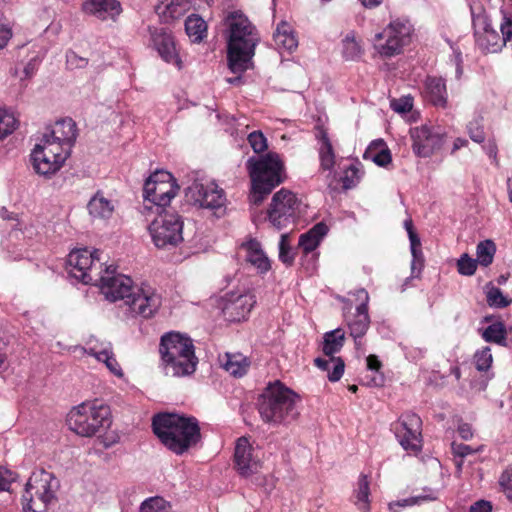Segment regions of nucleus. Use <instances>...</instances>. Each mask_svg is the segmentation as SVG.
Segmentation results:
<instances>
[{"mask_svg":"<svg viewBox=\"0 0 512 512\" xmlns=\"http://www.w3.org/2000/svg\"><path fill=\"white\" fill-rule=\"evenodd\" d=\"M368 497H369V483L366 476H362L358 482V489L356 491V504L359 509L368 510Z\"/></svg>","mask_w":512,"mask_h":512,"instance_id":"obj_45","label":"nucleus"},{"mask_svg":"<svg viewBox=\"0 0 512 512\" xmlns=\"http://www.w3.org/2000/svg\"><path fill=\"white\" fill-rule=\"evenodd\" d=\"M482 117H476L467 125V132L472 141L482 143L485 140V133L482 124Z\"/></svg>","mask_w":512,"mask_h":512,"instance_id":"obj_47","label":"nucleus"},{"mask_svg":"<svg viewBox=\"0 0 512 512\" xmlns=\"http://www.w3.org/2000/svg\"><path fill=\"white\" fill-rule=\"evenodd\" d=\"M109 407L93 402H84L67 415L69 429L83 437H91L110 424Z\"/></svg>","mask_w":512,"mask_h":512,"instance_id":"obj_7","label":"nucleus"},{"mask_svg":"<svg viewBox=\"0 0 512 512\" xmlns=\"http://www.w3.org/2000/svg\"><path fill=\"white\" fill-rule=\"evenodd\" d=\"M372 159L378 166H386L391 162L390 151L386 148H382L372 157Z\"/></svg>","mask_w":512,"mask_h":512,"instance_id":"obj_60","label":"nucleus"},{"mask_svg":"<svg viewBox=\"0 0 512 512\" xmlns=\"http://www.w3.org/2000/svg\"><path fill=\"white\" fill-rule=\"evenodd\" d=\"M353 295L356 297V300L359 302V305L356 307L357 310H368V302H369V294L363 289H357Z\"/></svg>","mask_w":512,"mask_h":512,"instance_id":"obj_59","label":"nucleus"},{"mask_svg":"<svg viewBox=\"0 0 512 512\" xmlns=\"http://www.w3.org/2000/svg\"><path fill=\"white\" fill-rule=\"evenodd\" d=\"M482 337L486 342H493L502 346L506 345V329L502 322H495L489 325Z\"/></svg>","mask_w":512,"mask_h":512,"instance_id":"obj_40","label":"nucleus"},{"mask_svg":"<svg viewBox=\"0 0 512 512\" xmlns=\"http://www.w3.org/2000/svg\"><path fill=\"white\" fill-rule=\"evenodd\" d=\"M328 232L326 224L320 222L299 238V247L305 255L313 252L321 243Z\"/></svg>","mask_w":512,"mask_h":512,"instance_id":"obj_29","label":"nucleus"},{"mask_svg":"<svg viewBox=\"0 0 512 512\" xmlns=\"http://www.w3.org/2000/svg\"><path fill=\"white\" fill-rule=\"evenodd\" d=\"M321 167L324 170H331L335 163V154L332 144L325 132L322 133L321 146L319 148Z\"/></svg>","mask_w":512,"mask_h":512,"instance_id":"obj_39","label":"nucleus"},{"mask_svg":"<svg viewBox=\"0 0 512 512\" xmlns=\"http://www.w3.org/2000/svg\"><path fill=\"white\" fill-rule=\"evenodd\" d=\"M247 169L252 182L250 199L259 205L265 196L284 180L283 163L276 153L249 158Z\"/></svg>","mask_w":512,"mask_h":512,"instance_id":"obj_5","label":"nucleus"},{"mask_svg":"<svg viewBox=\"0 0 512 512\" xmlns=\"http://www.w3.org/2000/svg\"><path fill=\"white\" fill-rule=\"evenodd\" d=\"M185 31L191 42L200 43L207 35V25L198 15H190L185 21Z\"/></svg>","mask_w":512,"mask_h":512,"instance_id":"obj_35","label":"nucleus"},{"mask_svg":"<svg viewBox=\"0 0 512 512\" xmlns=\"http://www.w3.org/2000/svg\"><path fill=\"white\" fill-rule=\"evenodd\" d=\"M255 303V297L250 293L230 292L225 296L223 311L231 320L239 321L249 314Z\"/></svg>","mask_w":512,"mask_h":512,"instance_id":"obj_23","label":"nucleus"},{"mask_svg":"<svg viewBox=\"0 0 512 512\" xmlns=\"http://www.w3.org/2000/svg\"><path fill=\"white\" fill-rule=\"evenodd\" d=\"M191 7V0H162L157 6V13L168 22L183 16Z\"/></svg>","mask_w":512,"mask_h":512,"instance_id":"obj_28","label":"nucleus"},{"mask_svg":"<svg viewBox=\"0 0 512 512\" xmlns=\"http://www.w3.org/2000/svg\"><path fill=\"white\" fill-rule=\"evenodd\" d=\"M345 332L341 328L326 332L323 337L322 350L325 356H334L344 345Z\"/></svg>","mask_w":512,"mask_h":512,"instance_id":"obj_36","label":"nucleus"},{"mask_svg":"<svg viewBox=\"0 0 512 512\" xmlns=\"http://www.w3.org/2000/svg\"><path fill=\"white\" fill-rule=\"evenodd\" d=\"M228 27V65L233 73H242L250 65L259 42L255 27L240 12H232L226 18Z\"/></svg>","mask_w":512,"mask_h":512,"instance_id":"obj_2","label":"nucleus"},{"mask_svg":"<svg viewBox=\"0 0 512 512\" xmlns=\"http://www.w3.org/2000/svg\"><path fill=\"white\" fill-rule=\"evenodd\" d=\"M161 304L162 298L153 288L135 286L129 296H126L123 307L131 317L149 319L155 315Z\"/></svg>","mask_w":512,"mask_h":512,"instance_id":"obj_14","label":"nucleus"},{"mask_svg":"<svg viewBox=\"0 0 512 512\" xmlns=\"http://www.w3.org/2000/svg\"><path fill=\"white\" fill-rule=\"evenodd\" d=\"M87 209L93 219L107 220L113 215L115 205L102 192H97L88 202Z\"/></svg>","mask_w":512,"mask_h":512,"instance_id":"obj_27","label":"nucleus"},{"mask_svg":"<svg viewBox=\"0 0 512 512\" xmlns=\"http://www.w3.org/2000/svg\"><path fill=\"white\" fill-rule=\"evenodd\" d=\"M412 27L408 21L394 20L381 32L375 35L374 47L385 57L399 54L409 42Z\"/></svg>","mask_w":512,"mask_h":512,"instance_id":"obj_11","label":"nucleus"},{"mask_svg":"<svg viewBox=\"0 0 512 512\" xmlns=\"http://www.w3.org/2000/svg\"><path fill=\"white\" fill-rule=\"evenodd\" d=\"M410 250L412 254L411 276L410 278L406 279L405 284L402 286V291L405 290L406 285L410 279L419 277L424 267V256L421 249V241L418 236L411 235Z\"/></svg>","mask_w":512,"mask_h":512,"instance_id":"obj_34","label":"nucleus"},{"mask_svg":"<svg viewBox=\"0 0 512 512\" xmlns=\"http://www.w3.org/2000/svg\"><path fill=\"white\" fill-rule=\"evenodd\" d=\"M327 357L328 358H316L314 363L319 369L327 371L328 379L331 382H336L340 380L344 373V361L340 357Z\"/></svg>","mask_w":512,"mask_h":512,"instance_id":"obj_32","label":"nucleus"},{"mask_svg":"<svg viewBox=\"0 0 512 512\" xmlns=\"http://www.w3.org/2000/svg\"><path fill=\"white\" fill-rule=\"evenodd\" d=\"M491 510L490 502L484 500L477 501L470 507V512H491Z\"/></svg>","mask_w":512,"mask_h":512,"instance_id":"obj_63","label":"nucleus"},{"mask_svg":"<svg viewBox=\"0 0 512 512\" xmlns=\"http://www.w3.org/2000/svg\"><path fill=\"white\" fill-rule=\"evenodd\" d=\"M413 152L422 158L432 156L445 142V132L437 126L423 124L410 130Z\"/></svg>","mask_w":512,"mask_h":512,"instance_id":"obj_16","label":"nucleus"},{"mask_svg":"<svg viewBox=\"0 0 512 512\" xmlns=\"http://www.w3.org/2000/svg\"><path fill=\"white\" fill-rule=\"evenodd\" d=\"M67 264L70 274L84 284H97L102 273L99 251L77 249L68 255Z\"/></svg>","mask_w":512,"mask_h":512,"instance_id":"obj_13","label":"nucleus"},{"mask_svg":"<svg viewBox=\"0 0 512 512\" xmlns=\"http://www.w3.org/2000/svg\"><path fill=\"white\" fill-rule=\"evenodd\" d=\"M16 119L12 113L0 108V140L11 134L16 128Z\"/></svg>","mask_w":512,"mask_h":512,"instance_id":"obj_44","label":"nucleus"},{"mask_svg":"<svg viewBox=\"0 0 512 512\" xmlns=\"http://www.w3.org/2000/svg\"><path fill=\"white\" fill-rule=\"evenodd\" d=\"M297 394L280 381L270 382L257 398L261 420L272 427L286 425L295 419Z\"/></svg>","mask_w":512,"mask_h":512,"instance_id":"obj_3","label":"nucleus"},{"mask_svg":"<svg viewBox=\"0 0 512 512\" xmlns=\"http://www.w3.org/2000/svg\"><path fill=\"white\" fill-rule=\"evenodd\" d=\"M248 142L255 153H261L267 149V139L260 131L250 133Z\"/></svg>","mask_w":512,"mask_h":512,"instance_id":"obj_50","label":"nucleus"},{"mask_svg":"<svg viewBox=\"0 0 512 512\" xmlns=\"http://www.w3.org/2000/svg\"><path fill=\"white\" fill-rule=\"evenodd\" d=\"M99 361L103 362L107 369L116 377L121 378L123 376L122 368L116 360L113 352H111L110 355H107V357L101 358Z\"/></svg>","mask_w":512,"mask_h":512,"instance_id":"obj_54","label":"nucleus"},{"mask_svg":"<svg viewBox=\"0 0 512 512\" xmlns=\"http://www.w3.org/2000/svg\"><path fill=\"white\" fill-rule=\"evenodd\" d=\"M39 63L40 59L38 56H34L29 60V62L24 67V74L27 78L33 76V74L37 70Z\"/></svg>","mask_w":512,"mask_h":512,"instance_id":"obj_61","label":"nucleus"},{"mask_svg":"<svg viewBox=\"0 0 512 512\" xmlns=\"http://www.w3.org/2000/svg\"><path fill=\"white\" fill-rule=\"evenodd\" d=\"M161 367L166 376L183 377L195 372L198 359L192 340L180 333L169 332L159 345Z\"/></svg>","mask_w":512,"mask_h":512,"instance_id":"obj_4","label":"nucleus"},{"mask_svg":"<svg viewBox=\"0 0 512 512\" xmlns=\"http://www.w3.org/2000/svg\"><path fill=\"white\" fill-rule=\"evenodd\" d=\"M67 62L70 65H75L78 68H82L87 64L86 59L77 57V55L73 52L67 54Z\"/></svg>","mask_w":512,"mask_h":512,"instance_id":"obj_64","label":"nucleus"},{"mask_svg":"<svg viewBox=\"0 0 512 512\" xmlns=\"http://www.w3.org/2000/svg\"><path fill=\"white\" fill-rule=\"evenodd\" d=\"M474 362L478 371H487L493 362L491 349L489 347H484L476 351L474 355Z\"/></svg>","mask_w":512,"mask_h":512,"instance_id":"obj_46","label":"nucleus"},{"mask_svg":"<svg viewBox=\"0 0 512 512\" xmlns=\"http://www.w3.org/2000/svg\"><path fill=\"white\" fill-rule=\"evenodd\" d=\"M151 43L163 61L182 69V60L172 33L164 27L150 28Z\"/></svg>","mask_w":512,"mask_h":512,"instance_id":"obj_19","label":"nucleus"},{"mask_svg":"<svg viewBox=\"0 0 512 512\" xmlns=\"http://www.w3.org/2000/svg\"><path fill=\"white\" fill-rule=\"evenodd\" d=\"M475 37L478 47L486 53H497L503 47L501 36L495 31L486 16L473 17Z\"/></svg>","mask_w":512,"mask_h":512,"instance_id":"obj_20","label":"nucleus"},{"mask_svg":"<svg viewBox=\"0 0 512 512\" xmlns=\"http://www.w3.org/2000/svg\"><path fill=\"white\" fill-rule=\"evenodd\" d=\"M12 37V30L6 18L0 14V49L4 48L10 38Z\"/></svg>","mask_w":512,"mask_h":512,"instance_id":"obj_56","label":"nucleus"},{"mask_svg":"<svg viewBox=\"0 0 512 512\" xmlns=\"http://www.w3.org/2000/svg\"><path fill=\"white\" fill-rule=\"evenodd\" d=\"M170 506L162 497H151L142 502L140 512H169Z\"/></svg>","mask_w":512,"mask_h":512,"instance_id":"obj_43","label":"nucleus"},{"mask_svg":"<svg viewBox=\"0 0 512 512\" xmlns=\"http://www.w3.org/2000/svg\"><path fill=\"white\" fill-rule=\"evenodd\" d=\"M421 418L415 413H404L394 424L393 429L400 445L410 453L422 449Z\"/></svg>","mask_w":512,"mask_h":512,"instance_id":"obj_17","label":"nucleus"},{"mask_svg":"<svg viewBox=\"0 0 512 512\" xmlns=\"http://www.w3.org/2000/svg\"><path fill=\"white\" fill-rule=\"evenodd\" d=\"M179 187L172 174L167 171H156L146 180L143 189L144 210L165 211L171 200L176 196Z\"/></svg>","mask_w":512,"mask_h":512,"instance_id":"obj_8","label":"nucleus"},{"mask_svg":"<svg viewBox=\"0 0 512 512\" xmlns=\"http://www.w3.org/2000/svg\"><path fill=\"white\" fill-rule=\"evenodd\" d=\"M347 324L350 330V335L355 341V345L359 348L362 344V338L366 334L369 325L370 318L368 310H357L352 319L347 320Z\"/></svg>","mask_w":512,"mask_h":512,"instance_id":"obj_30","label":"nucleus"},{"mask_svg":"<svg viewBox=\"0 0 512 512\" xmlns=\"http://www.w3.org/2000/svg\"><path fill=\"white\" fill-rule=\"evenodd\" d=\"M437 498H438V492L435 490L429 489L428 492H425L423 494L392 502L389 504V508L393 512H398L397 508L418 505L425 501H434Z\"/></svg>","mask_w":512,"mask_h":512,"instance_id":"obj_38","label":"nucleus"},{"mask_svg":"<svg viewBox=\"0 0 512 512\" xmlns=\"http://www.w3.org/2000/svg\"><path fill=\"white\" fill-rule=\"evenodd\" d=\"M487 302L490 306L505 308L510 305L511 300L507 299L499 288L492 287L487 292Z\"/></svg>","mask_w":512,"mask_h":512,"instance_id":"obj_49","label":"nucleus"},{"mask_svg":"<svg viewBox=\"0 0 512 512\" xmlns=\"http://www.w3.org/2000/svg\"><path fill=\"white\" fill-rule=\"evenodd\" d=\"M157 217L148 226L151 239L156 247L168 249L183 241V221L178 214L156 212Z\"/></svg>","mask_w":512,"mask_h":512,"instance_id":"obj_9","label":"nucleus"},{"mask_svg":"<svg viewBox=\"0 0 512 512\" xmlns=\"http://www.w3.org/2000/svg\"><path fill=\"white\" fill-rule=\"evenodd\" d=\"M499 484L506 495L512 501V468L505 470L499 479Z\"/></svg>","mask_w":512,"mask_h":512,"instance_id":"obj_55","label":"nucleus"},{"mask_svg":"<svg viewBox=\"0 0 512 512\" xmlns=\"http://www.w3.org/2000/svg\"><path fill=\"white\" fill-rule=\"evenodd\" d=\"M425 97L434 106L445 108L447 105V90L444 79L427 77L425 80Z\"/></svg>","mask_w":512,"mask_h":512,"instance_id":"obj_26","label":"nucleus"},{"mask_svg":"<svg viewBox=\"0 0 512 512\" xmlns=\"http://www.w3.org/2000/svg\"><path fill=\"white\" fill-rule=\"evenodd\" d=\"M298 205V199L294 193L281 189L272 197L268 209L269 222L278 230L288 227L296 218Z\"/></svg>","mask_w":512,"mask_h":512,"instance_id":"obj_15","label":"nucleus"},{"mask_svg":"<svg viewBox=\"0 0 512 512\" xmlns=\"http://www.w3.org/2000/svg\"><path fill=\"white\" fill-rule=\"evenodd\" d=\"M359 179V169L351 165L345 170L344 177L342 179L343 187L345 189H350L356 185V182Z\"/></svg>","mask_w":512,"mask_h":512,"instance_id":"obj_53","label":"nucleus"},{"mask_svg":"<svg viewBox=\"0 0 512 512\" xmlns=\"http://www.w3.org/2000/svg\"><path fill=\"white\" fill-rule=\"evenodd\" d=\"M84 350L87 354L95 357L97 360H101V358L107 357V355H110V353L113 352V347L110 342L91 336L87 341Z\"/></svg>","mask_w":512,"mask_h":512,"instance_id":"obj_37","label":"nucleus"},{"mask_svg":"<svg viewBox=\"0 0 512 512\" xmlns=\"http://www.w3.org/2000/svg\"><path fill=\"white\" fill-rule=\"evenodd\" d=\"M496 252L495 244L491 240H485L477 245L476 255L477 263L487 267L493 262V258Z\"/></svg>","mask_w":512,"mask_h":512,"instance_id":"obj_41","label":"nucleus"},{"mask_svg":"<svg viewBox=\"0 0 512 512\" xmlns=\"http://www.w3.org/2000/svg\"><path fill=\"white\" fill-rule=\"evenodd\" d=\"M152 428L161 443L177 455H182L200 440V428L193 417L175 413H160L153 417Z\"/></svg>","mask_w":512,"mask_h":512,"instance_id":"obj_1","label":"nucleus"},{"mask_svg":"<svg viewBox=\"0 0 512 512\" xmlns=\"http://www.w3.org/2000/svg\"><path fill=\"white\" fill-rule=\"evenodd\" d=\"M14 480L15 474L12 471L0 468V491L8 490Z\"/></svg>","mask_w":512,"mask_h":512,"instance_id":"obj_58","label":"nucleus"},{"mask_svg":"<svg viewBox=\"0 0 512 512\" xmlns=\"http://www.w3.org/2000/svg\"><path fill=\"white\" fill-rule=\"evenodd\" d=\"M97 285L100 286L101 292L106 299L112 302L121 300L123 304L125 303L126 296H129L135 287L131 278L122 274H116V267L113 265L105 268L98 278Z\"/></svg>","mask_w":512,"mask_h":512,"instance_id":"obj_18","label":"nucleus"},{"mask_svg":"<svg viewBox=\"0 0 512 512\" xmlns=\"http://www.w3.org/2000/svg\"><path fill=\"white\" fill-rule=\"evenodd\" d=\"M242 248L246 251V261L256 268L258 273L264 274L270 270V260L262 249L260 242L251 239L243 243Z\"/></svg>","mask_w":512,"mask_h":512,"instance_id":"obj_25","label":"nucleus"},{"mask_svg":"<svg viewBox=\"0 0 512 512\" xmlns=\"http://www.w3.org/2000/svg\"><path fill=\"white\" fill-rule=\"evenodd\" d=\"M477 269L476 259H472L468 254H463L457 261V270L461 275L471 276Z\"/></svg>","mask_w":512,"mask_h":512,"instance_id":"obj_48","label":"nucleus"},{"mask_svg":"<svg viewBox=\"0 0 512 512\" xmlns=\"http://www.w3.org/2000/svg\"><path fill=\"white\" fill-rule=\"evenodd\" d=\"M82 11L102 21H114L122 12V8L118 0H83Z\"/></svg>","mask_w":512,"mask_h":512,"instance_id":"obj_24","label":"nucleus"},{"mask_svg":"<svg viewBox=\"0 0 512 512\" xmlns=\"http://www.w3.org/2000/svg\"><path fill=\"white\" fill-rule=\"evenodd\" d=\"M500 31L502 33L501 40H503L504 46L507 41L512 39V20L505 13H503V20L500 25Z\"/></svg>","mask_w":512,"mask_h":512,"instance_id":"obj_57","label":"nucleus"},{"mask_svg":"<svg viewBox=\"0 0 512 512\" xmlns=\"http://www.w3.org/2000/svg\"><path fill=\"white\" fill-rule=\"evenodd\" d=\"M288 234L284 233L280 237L279 242V258L285 264H292L294 257L291 254L290 246L288 244Z\"/></svg>","mask_w":512,"mask_h":512,"instance_id":"obj_52","label":"nucleus"},{"mask_svg":"<svg viewBox=\"0 0 512 512\" xmlns=\"http://www.w3.org/2000/svg\"><path fill=\"white\" fill-rule=\"evenodd\" d=\"M59 482L50 472L34 471L28 479L22 495L25 512H50L56 505Z\"/></svg>","mask_w":512,"mask_h":512,"instance_id":"obj_6","label":"nucleus"},{"mask_svg":"<svg viewBox=\"0 0 512 512\" xmlns=\"http://www.w3.org/2000/svg\"><path fill=\"white\" fill-rule=\"evenodd\" d=\"M453 450L455 455L459 457H465L476 451L471 446L465 444H453Z\"/></svg>","mask_w":512,"mask_h":512,"instance_id":"obj_62","label":"nucleus"},{"mask_svg":"<svg viewBox=\"0 0 512 512\" xmlns=\"http://www.w3.org/2000/svg\"><path fill=\"white\" fill-rule=\"evenodd\" d=\"M222 367L235 377H241L246 374L250 362L240 353H226L221 360Z\"/></svg>","mask_w":512,"mask_h":512,"instance_id":"obj_33","label":"nucleus"},{"mask_svg":"<svg viewBox=\"0 0 512 512\" xmlns=\"http://www.w3.org/2000/svg\"><path fill=\"white\" fill-rule=\"evenodd\" d=\"M391 108L398 113L410 112L413 108V97L407 95L393 99L391 100Z\"/></svg>","mask_w":512,"mask_h":512,"instance_id":"obj_51","label":"nucleus"},{"mask_svg":"<svg viewBox=\"0 0 512 512\" xmlns=\"http://www.w3.org/2000/svg\"><path fill=\"white\" fill-rule=\"evenodd\" d=\"M235 467L239 474L248 477L257 473L260 469V460L255 454L254 448L251 446L248 438L241 437L237 440L234 453Z\"/></svg>","mask_w":512,"mask_h":512,"instance_id":"obj_21","label":"nucleus"},{"mask_svg":"<svg viewBox=\"0 0 512 512\" xmlns=\"http://www.w3.org/2000/svg\"><path fill=\"white\" fill-rule=\"evenodd\" d=\"M40 139L59 144L70 155L76 139V124L71 118L59 120Z\"/></svg>","mask_w":512,"mask_h":512,"instance_id":"obj_22","label":"nucleus"},{"mask_svg":"<svg viewBox=\"0 0 512 512\" xmlns=\"http://www.w3.org/2000/svg\"><path fill=\"white\" fill-rule=\"evenodd\" d=\"M276 47L279 50L291 52L297 45V39L292 31L291 26L287 22H281L273 35Z\"/></svg>","mask_w":512,"mask_h":512,"instance_id":"obj_31","label":"nucleus"},{"mask_svg":"<svg viewBox=\"0 0 512 512\" xmlns=\"http://www.w3.org/2000/svg\"><path fill=\"white\" fill-rule=\"evenodd\" d=\"M185 197L189 203L212 210L215 214L223 213L227 202L224 190L213 181H194L186 188Z\"/></svg>","mask_w":512,"mask_h":512,"instance_id":"obj_12","label":"nucleus"},{"mask_svg":"<svg viewBox=\"0 0 512 512\" xmlns=\"http://www.w3.org/2000/svg\"><path fill=\"white\" fill-rule=\"evenodd\" d=\"M64 149L59 144L39 139L31 153V161L36 173L51 176L59 171L69 157Z\"/></svg>","mask_w":512,"mask_h":512,"instance_id":"obj_10","label":"nucleus"},{"mask_svg":"<svg viewBox=\"0 0 512 512\" xmlns=\"http://www.w3.org/2000/svg\"><path fill=\"white\" fill-rule=\"evenodd\" d=\"M342 53L346 60H356L362 55L360 44L355 39L354 32L348 33L342 40Z\"/></svg>","mask_w":512,"mask_h":512,"instance_id":"obj_42","label":"nucleus"}]
</instances>
